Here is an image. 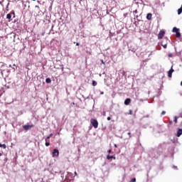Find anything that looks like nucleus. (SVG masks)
<instances>
[{
	"mask_svg": "<svg viewBox=\"0 0 182 182\" xmlns=\"http://www.w3.org/2000/svg\"><path fill=\"white\" fill-rule=\"evenodd\" d=\"M73 181H74L73 175L72 173L69 172L66 176V178L63 182H73Z\"/></svg>",
	"mask_w": 182,
	"mask_h": 182,
	"instance_id": "obj_1",
	"label": "nucleus"
},
{
	"mask_svg": "<svg viewBox=\"0 0 182 182\" xmlns=\"http://www.w3.org/2000/svg\"><path fill=\"white\" fill-rule=\"evenodd\" d=\"M90 122H91V124H92V126H93L95 129H97V128L98 127L99 123H98V122H97V119H92L90 120Z\"/></svg>",
	"mask_w": 182,
	"mask_h": 182,
	"instance_id": "obj_2",
	"label": "nucleus"
},
{
	"mask_svg": "<svg viewBox=\"0 0 182 182\" xmlns=\"http://www.w3.org/2000/svg\"><path fill=\"white\" fill-rule=\"evenodd\" d=\"M53 157H58L59 156V151L56 149H55L52 153Z\"/></svg>",
	"mask_w": 182,
	"mask_h": 182,
	"instance_id": "obj_3",
	"label": "nucleus"
},
{
	"mask_svg": "<svg viewBox=\"0 0 182 182\" xmlns=\"http://www.w3.org/2000/svg\"><path fill=\"white\" fill-rule=\"evenodd\" d=\"M165 35V31H161L160 33L158 35V38L159 39H162Z\"/></svg>",
	"mask_w": 182,
	"mask_h": 182,
	"instance_id": "obj_4",
	"label": "nucleus"
},
{
	"mask_svg": "<svg viewBox=\"0 0 182 182\" xmlns=\"http://www.w3.org/2000/svg\"><path fill=\"white\" fill-rule=\"evenodd\" d=\"M34 125L32 124V125H23V128L25 129V130H28V129H31L32 127H33Z\"/></svg>",
	"mask_w": 182,
	"mask_h": 182,
	"instance_id": "obj_5",
	"label": "nucleus"
},
{
	"mask_svg": "<svg viewBox=\"0 0 182 182\" xmlns=\"http://www.w3.org/2000/svg\"><path fill=\"white\" fill-rule=\"evenodd\" d=\"M174 72V70L173 68H171L169 71H168V77H172V73Z\"/></svg>",
	"mask_w": 182,
	"mask_h": 182,
	"instance_id": "obj_6",
	"label": "nucleus"
},
{
	"mask_svg": "<svg viewBox=\"0 0 182 182\" xmlns=\"http://www.w3.org/2000/svg\"><path fill=\"white\" fill-rule=\"evenodd\" d=\"M182 134V129H178V132H176V137H180Z\"/></svg>",
	"mask_w": 182,
	"mask_h": 182,
	"instance_id": "obj_7",
	"label": "nucleus"
},
{
	"mask_svg": "<svg viewBox=\"0 0 182 182\" xmlns=\"http://www.w3.org/2000/svg\"><path fill=\"white\" fill-rule=\"evenodd\" d=\"M11 14L15 15L14 12H11V14H7L6 18L9 19V20H11Z\"/></svg>",
	"mask_w": 182,
	"mask_h": 182,
	"instance_id": "obj_8",
	"label": "nucleus"
},
{
	"mask_svg": "<svg viewBox=\"0 0 182 182\" xmlns=\"http://www.w3.org/2000/svg\"><path fill=\"white\" fill-rule=\"evenodd\" d=\"M130 102H131V99H130V98H127V99L125 100L124 104H125L126 105H128L130 104Z\"/></svg>",
	"mask_w": 182,
	"mask_h": 182,
	"instance_id": "obj_9",
	"label": "nucleus"
},
{
	"mask_svg": "<svg viewBox=\"0 0 182 182\" xmlns=\"http://www.w3.org/2000/svg\"><path fill=\"white\" fill-rule=\"evenodd\" d=\"M107 160H110V159H114V160H116V157L115 156H109V155H107Z\"/></svg>",
	"mask_w": 182,
	"mask_h": 182,
	"instance_id": "obj_10",
	"label": "nucleus"
},
{
	"mask_svg": "<svg viewBox=\"0 0 182 182\" xmlns=\"http://www.w3.org/2000/svg\"><path fill=\"white\" fill-rule=\"evenodd\" d=\"M146 18H147L148 20H151V18H152V14H147V16H146Z\"/></svg>",
	"mask_w": 182,
	"mask_h": 182,
	"instance_id": "obj_11",
	"label": "nucleus"
},
{
	"mask_svg": "<svg viewBox=\"0 0 182 182\" xmlns=\"http://www.w3.org/2000/svg\"><path fill=\"white\" fill-rule=\"evenodd\" d=\"M182 14V5L181 6V8L178 9V14L180 15Z\"/></svg>",
	"mask_w": 182,
	"mask_h": 182,
	"instance_id": "obj_12",
	"label": "nucleus"
},
{
	"mask_svg": "<svg viewBox=\"0 0 182 182\" xmlns=\"http://www.w3.org/2000/svg\"><path fill=\"white\" fill-rule=\"evenodd\" d=\"M178 31H179V29L177 28L176 27L173 28V29H172V32L173 33H177Z\"/></svg>",
	"mask_w": 182,
	"mask_h": 182,
	"instance_id": "obj_13",
	"label": "nucleus"
},
{
	"mask_svg": "<svg viewBox=\"0 0 182 182\" xmlns=\"http://www.w3.org/2000/svg\"><path fill=\"white\" fill-rule=\"evenodd\" d=\"M178 118H179V117H173V122H175V124H177V123H178Z\"/></svg>",
	"mask_w": 182,
	"mask_h": 182,
	"instance_id": "obj_14",
	"label": "nucleus"
},
{
	"mask_svg": "<svg viewBox=\"0 0 182 182\" xmlns=\"http://www.w3.org/2000/svg\"><path fill=\"white\" fill-rule=\"evenodd\" d=\"M53 136V134H50L49 136H47L46 139V141H48L49 139H50V137Z\"/></svg>",
	"mask_w": 182,
	"mask_h": 182,
	"instance_id": "obj_15",
	"label": "nucleus"
},
{
	"mask_svg": "<svg viewBox=\"0 0 182 182\" xmlns=\"http://www.w3.org/2000/svg\"><path fill=\"white\" fill-rule=\"evenodd\" d=\"M176 38H180L181 36V34L179 31L176 32Z\"/></svg>",
	"mask_w": 182,
	"mask_h": 182,
	"instance_id": "obj_16",
	"label": "nucleus"
},
{
	"mask_svg": "<svg viewBox=\"0 0 182 182\" xmlns=\"http://www.w3.org/2000/svg\"><path fill=\"white\" fill-rule=\"evenodd\" d=\"M0 147H3V149H6V145L5 144H1L0 143Z\"/></svg>",
	"mask_w": 182,
	"mask_h": 182,
	"instance_id": "obj_17",
	"label": "nucleus"
},
{
	"mask_svg": "<svg viewBox=\"0 0 182 182\" xmlns=\"http://www.w3.org/2000/svg\"><path fill=\"white\" fill-rule=\"evenodd\" d=\"M46 82L47 83H50V82H51V80H50V78H47V79L46 80Z\"/></svg>",
	"mask_w": 182,
	"mask_h": 182,
	"instance_id": "obj_18",
	"label": "nucleus"
},
{
	"mask_svg": "<svg viewBox=\"0 0 182 182\" xmlns=\"http://www.w3.org/2000/svg\"><path fill=\"white\" fill-rule=\"evenodd\" d=\"M136 178H133L130 181V182H136Z\"/></svg>",
	"mask_w": 182,
	"mask_h": 182,
	"instance_id": "obj_19",
	"label": "nucleus"
},
{
	"mask_svg": "<svg viewBox=\"0 0 182 182\" xmlns=\"http://www.w3.org/2000/svg\"><path fill=\"white\" fill-rule=\"evenodd\" d=\"M48 146H50V142L46 141V146L48 147Z\"/></svg>",
	"mask_w": 182,
	"mask_h": 182,
	"instance_id": "obj_20",
	"label": "nucleus"
},
{
	"mask_svg": "<svg viewBox=\"0 0 182 182\" xmlns=\"http://www.w3.org/2000/svg\"><path fill=\"white\" fill-rule=\"evenodd\" d=\"M92 85H93L94 86H95V85H97V82L94 80V81H92Z\"/></svg>",
	"mask_w": 182,
	"mask_h": 182,
	"instance_id": "obj_21",
	"label": "nucleus"
},
{
	"mask_svg": "<svg viewBox=\"0 0 182 182\" xmlns=\"http://www.w3.org/2000/svg\"><path fill=\"white\" fill-rule=\"evenodd\" d=\"M168 56H169L170 58L173 57V54L172 53H169L168 54Z\"/></svg>",
	"mask_w": 182,
	"mask_h": 182,
	"instance_id": "obj_22",
	"label": "nucleus"
},
{
	"mask_svg": "<svg viewBox=\"0 0 182 182\" xmlns=\"http://www.w3.org/2000/svg\"><path fill=\"white\" fill-rule=\"evenodd\" d=\"M162 46H163L164 48H167V45L166 44L162 45Z\"/></svg>",
	"mask_w": 182,
	"mask_h": 182,
	"instance_id": "obj_23",
	"label": "nucleus"
},
{
	"mask_svg": "<svg viewBox=\"0 0 182 182\" xmlns=\"http://www.w3.org/2000/svg\"><path fill=\"white\" fill-rule=\"evenodd\" d=\"M166 114V112L165 111H163L162 112H161V116L162 115H164Z\"/></svg>",
	"mask_w": 182,
	"mask_h": 182,
	"instance_id": "obj_24",
	"label": "nucleus"
},
{
	"mask_svg": "<svg viewBox=\"0 0 182 182\" xmlns=\"http://www.w3.org/2000/svg\"><path fill=\"white\" fill-rule=\"evenodd\" d=\"M133 114V111L132 110H129V114Z\"/></svg>",
	"mask_w": 182,
	"mask_h": 182,
	"instance_id": "obj_25",
	"label": "nucleus"
},
{
	"mask_svg": "<svg viewBox=\"0 0 182 182\" xmlns=\"http://www.w3.org/2000/svg\"><path fill=\"white\" fill-rule=\"evenodd\" d=\"M108 153L109 154H110V153H112V150L111 149L108 150Z\"/></svg>",
	"mask_w": 182,
	"mask_h": 182,
	"instance_id": "obj_26",
	"label": "nucleus"
},
{
	"mask_svg": "<svg viewBox=\"0 0 182 182\" xmlns=\"http://www.w3.org/2000/svg\"><path fill=\"white\" fill-rule=\"evenodd\" d=\"M101 62H102L104 65H105V63L104 62L103 60H102Z\"/></svg>",
	"mask_w": 182,
	"mask_h": 182,
	"instance_id": "obj_27",
	"label": "nucleus"
},
{
	"mask_svg": "<svg viewBox=\"0 0 182 182\" xmlns=\"http://www.w3.org/2000/svg\"><path fill=\"white\" fill-rule=\"evenodd\" d=\"M110 119H111V117H107V120L109 121Z\"/></svg>",
	"mask_w": 182,
	"mask_h": 182,
	"instance_id": "obj_28",
	"label": "nucleus"
},
{
	"mask_svg": "<svg viewBox=\"0 0 182 182\" xmlns=\"http://www.w3.org/2000/svg\"><path fill=\"white\" fill-rule=\"evenodd\" d=\"M173 122L172 121H169V124H172Z\"/></svg>",
	"mask_w": 182,
	"mask_h": 182,
	"instance_id": "obj_29",
	"label": "nucleus"
},
{
	"mask_svg": "<svg viewBox=\"0 0 182 182\" xmlns=\"http://www.w3.org/2000/svg\"><path fill=\"white\" fill-rule=\"evenodd\" d=\"M128 134H129V137L131 138L132 137L131 136V132H129Z\"/></svg>",
	"mask_w": 182,
	"mask_h": 182,
	"instance_id": "obj_30",
	"label": "nucleus"
},
{
	"mask_svg": "<svg viewBox=\"0 0 182 182\" xmlns=\"http://www.w3.org/2000/svg\"><path fill=\"white\" fill-rule=\"evenodd\" d=\"M114 147H116V149H117V145L116 144H114Z\"/></svg>",
	"mask_w": 182,
	"mask_h": 182,
	"instance_id": "obj_31",
	"label": "nucleus"
},
{
	"mask_svg": "<svg viewBox=\"0 0 182 182\" xmlns=\"http://www.w3.org/2000/svg\"><path fill=\"white\" fill-rule=\"evenodd\" d=\"M36 8H38V9H39V6H36Z\"/></svg>",
	"mask_w": 182,
	"mask_h": 182,
	"instance_id": "obj_32",
	"label": "nucleus"
},
{
	"mask_svg": "<svg viewBox=\"0 0 182 182\" xmlns=\"http://www.w3.org/2000/svg\"><path fill=\"white\" fill-rule=\"evenodd\" d=\"M77 46H79L80 44L78 43H76Z\"/></svg>",
	"mask_w": 182,
	"mask_h": 182,
	"instance_id": "obj_33",
	"label": "nucleus"
},
{
	"mask_svg": "<svg viewBox=\"0 0 182 182\" xmlns=\"http://www.w3.org/2000/svg\"><path fill=\"white\" fill-rule=\"evenodd\" d=\"M75 176H77V172H75Z\"/></svg>",
	"mask_w": 182,
	"mask_h": 182,
	"instance_id": "obj_34",
	"label": "nucleus"
},
{
	"mask_svg": "<svg viewBox=\"0 0 182 182\" xmlns=\"http://www.w3.org/2000/svg\"><path fill=\"white\" fill-rule=\"evenodd\" d=\"M179 117H181L182 118V114L181 116H179Z\"/></svg>",
	"mask_w": 182,
	"mask_h": 182,
	"instance_id": "obj_35",
	"label": "nucleus"
},
{
	"mask_svg": "<svg viewBox=\"0 0 182 182\" xmlns=\"http://www.w3.org/2000/svg\"><path fill=\"white\" fill-rule=\"evenodd\" d=\"M181 85H182V81L181 82Z\"/></svg>",
	"mask_w": 182,
	"mask_h": 182,
	"instance_id": "obj_36",
	"label": "nucleus"
},
{
	"mask_svg": "<svg viewBox=\"0 0 182 182\" xmlns=\"http://www.w3.org/2000/svg\"><path fill=\"white\" fill-rule=\"evenodd\" d=\"M104 116H105V112H104Z\"/></svg>",
	"mask_w": 182,
	"mask_h": 182,
	"instance_id": "obj_37",
	"label": "nucleus"
},
{
	"mask_svg": "<svg viewBox=\"0 0 182 182\" xmlns=\"http://www.w3.org/2000/svg\"><path fill=\"white\" fill-rule=\"evenodd\" d=\"M32 1H36V0H32Z\"/></svg>",
	"mask_w": 182,
	"mask_h": 182,
	"instance_id": "obj_38",
	"label": "nucleus"
},
{
	"mask_svg": "<svg viewBox=\"0 0 182 182\" xmlns=\"http://www.w3.org/2000/svg\"><path fill=\"white\" fill-rule=\"evenodd\" d=\"M1 156V154L0 153V156Z\"/></svg>",
	"mask_w": 182,
	"mask_h": 182,
	"instance_id": "obj_39",
	"label": "nucleus"
}]
</instances>
